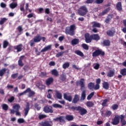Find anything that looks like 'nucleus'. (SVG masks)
Instances as JSON below:
<instances>
[{
    "label": "nucleus",
    "mask_w": 126,
    "mask_h": 126,
    "mask_svg": "<svg viewBox=\"0 0 126 126\" xmlns=\"http://www.w3.org/2000/svg\"><path fill=\"white\" fill-rule=\"evenodd\" d=\"M80 85L81 86V90L82 91L81 97V101H83L84 100H85V98H86V91L84 90V89H85V87L84 86V79H81L80 80Z\"/></svg>",
    "instance_id": "f257e3e1"
},
{
    "label": "nucleus",
    "mask_w": 126,
    "mask_h": 126,
    "mask_svg": "<svg viewBox=\"0 0 126 126\" xmlns=\"http://www.w3.org/2000/svg\"><path fill=\"white\" fill-rule=\"evenodd\" d=\"M74 30H75V25H72L65 28V33L66 35L74 36Z\"/></svg>",
    "instance_id": "f03ea898"
},
{
    "label": "nucleus",
    "mask_w": 126,
    "mask_h": 126,
    "mask_svg": "<svg viewBox=\"0 0 126 126\" xmlns=\"http://www.w3.org/2000/svg\"><path fill=\"white\" fill-rule=\"evenodd\" d=\"M88 12V10L85 6L80 7L78 10V13L80 16H84V15H86Z\"/></svg>",
    "instance_id": "7ed1b4c3"
},
{
    "label": "nucleus",
    "mask_w": 126,
    "mask_h": 126,
    "mask_svg": "<svg viewBox=\"0 0 126 126\" xmlns=\"http://www.w3.org/2000/svg\"><path fill=\"white\" fill-rule=\"evenodd\" d=\"M101 55V56H104L105 55V52L104 51H102L101 49H98L96 50L93 53V57L94 58H96V57H98V56H100Z\"/></svg>",
    "instance_id": "20e7f679"
},
{
    "label": "nucleus",
    "mask_w": 126,
    "mask_h": 126,
    "mask_svg": "<svg viewBox=\"0 0 126 126\" xmlns=\"http://www.w3.org/2000/svg\"><path fill=\"white\" fill-rule=\"evenodd\" d=\"M39 125L41 126H52L53 122L51 121H45L39 123Z\"/></svg>",
    "instance_id": "39448f33"
},
{
    "label": "nucleus",
    "mask_w": 126,
    "mask_h": 126,
    "mask_svg": "<svg viewBox=\"0 0 126 126\" xmlns=\"http://www.w3.org/2000/svg\"><path fill=\"white\" fill-rule=\"evenodd\" d=\"M78 111L81 116H83V115H85L87 113V110L80 106L79 107Z\"/></svg>",
    "instance_id": "423d86ee"
},
{
    "label": "nucleus",
    "mask_w": 126,
    "mask_h": 126,
    "mask_svg": "<svg viewBox=\"0 0 126 126\" xmlns=\"http://www.w3.org/2000/svg\"><path fill=\"white\" fill-rule=\"evenodd\" d=\"M120 123V117L116 116L115 117L114 119L113 120L112 122V125L114 126H117Z\"/></svg>",
    "instance_id": "0eeeda50"
},
{
    "label": "nucleus",
    "mask_w": 126,
    "mask_h": 126,
    "mask_svg": "<svg viewBox=\"0 0 126 126\" xmlns=\"http://www.w3.org/2000/svg\"><path fill=\"white\" fill-rule=\"evenodd\" d=\"M52 44L49 45L45 47H44L40 51V53H45V52H48L52 50Z\"/></svg>",
    "instance_id": "6e6552de"
},
{
    "label": "nucleus",
    "mask_w": 126,
    "mask_h": 126,
    "mask_svg": "<svg viewBox=\"0 0 126 126\" xmlns=\"http://www.w3.org/2000/svg\"><path fill=\"white\" fill-rule=\"evenodd\" d=\"M25 58V56H22L20 57L19 60L18 61V64L19 65V66H23V65H24V63H23V62H22V61H23V60H24V58Z\"/></svg>",
    "instance_id": "1a4fd4ad"
},
{
    "label": "nucleus",
    "mask_w": 126,
    "mask_h": 126,
    "mask_svg": "<svg viewBox=\"0 0 126 126\" xmlns=\"http://www.w3.org/2000/svg\"><path fill=\"white\" fill-rule=\"evenodd\" d=\"M85 38L86 43H91L92 37H91V35L90 36H89V33H86Z\"/></svg>",
    "instance_id": "9d476101"
},
{
    "label": "nucleus",
    "mask_w": 126,
    "mask_h": 126,
    "mask_svg": "<svg viewBox=\"0 0 126 126\" xmlns=\"http://www.w3.org/2000/svg\"><path fill=\"white\" fill-rule=\"evenodd\" d=\"M27 89L29 90L27 92V93H29L28 97L31 98V97H33L34 95H35V92L32 90L30 88H28Z\"/></svg>",
    "instance_id": "9b49d317"
},
{
    "label": "nucleus",
    "mask_w": 126,
    "mask_h": 126,
    "mask_svg": "<svg viewBox=\"0 0 126 126\" xmlns=\"http://www.w3.org/2000/svg\"><path fill=\"white\" fill-rule=\"evenodd\" d=\"M115 75V69H112L107 72V76L108 77H113Z\"/></svg>",
    "instance_id": "f8f14e48"
},
{
    "label": "nucleus",
    "mask_w": 126,
    "mask_h": 126,
    "mask_svg": "<svg viewBox=\"0 0 126 126\" xmlns=\"http://www.w3.org/2000/svg\"><path fill=\"white\" fill-rule=\"evenodd\" d=\"M53 121H55V122H60V123H63L64 119H63V116H60V117L54 118Z\"/></svg>",
    "instance_id": "ddd939ff"
},
{
    "label": "nucleus",
    "mask_w": 126,
    "mask_h": 126,
    "mask_svg": "<svg viewBox=\"0 0 126 126\" xmlns=\"http://www.w3.org/2000/svg\"><path fill=\"white\" fill-rule=\"evenodd\" d=\"M34 42H35V43H39V42H40L41 41V40H42V36L39 35H37V36H35L33 38Z\"/></svg>",
    "instance_id": "4468645a"
},
{
    "label": "nucleus",
    "mask_w": 126,
    "mask_h": 126,
    "mask_svg": "<svg viewBox=\"0 0 126 126\" xmlns=\"http://www.w3.org/2000/svg\"><path fill=\"white\" fill-rule=\"evenodd\" d=\"M25 117H26L28 115V113H29V110H30L29 103H27L26 106V108H25Z\"/></svg>",
    "instance_id": "2eb2a0df"
},
{
    "label": "nucleus",
    "mask_w": 126,
    "mask_h": 126,
    "mask_svg": "<svg viewBox=\"0 0 126 126\" xmlns=\"http://www.w3.org/2000/svg\"><path fill=\"white\" fill-rule=\"evenodd\" d=\"M113 17H114V15L113 14L108 15V16L107 17L106 20H105V22L106 23H109V22H110V21H111V20Z\"/></svg>",
    "instance_id": "dca6fc26"
},
{
    "label": "nucleus",
    "mask_w": 126,
    "mask_h": 126,
    "mask_svg": "<svg viewBox=\"0 0 126 126\" xmlns=\"http://www.w3.org/2000/svg\"><path fill=\"white\" fill-rule=\"evenodd\" d=\"M53 82H54V78H53L52 77H50L47 79L46 81V85H47L48 86H49V85H50V84H52Z\"/></svg>",
    "instance_id": "f3484780"
},
{
    "label": "nucleus",
    "mask_w": 126,
    "mask_h": 126,
    "mask_svg": "<svg viewBox=\"0 0 126 126\" xmlns=\"http://www.w3.org/2000/svg\"><path fill=\"white\" fill-rule=\"evenodd\" d=\"M44 111L45 113H53L52 108L48 106H46L44 108Z\"/></svg>",
    "instance_id": "a211bd4d"
},
{
    "label": "nucleus",
    "mask_w": 126,
    "mask_h": 126,
    "mask_svg": "<svg viewBox=\"0 0 126 126\" xmlns=\"http://www.w3.org/2000/svg\"><path fill=\"white\" fill-rule=\"evenodd\" d=\"M63 97H64V99L67 100V101H69V102H71L72 100V97H71V96L67 95L66 94H64Z\"/></svg>",
    "instance_id": "6ab92c4d"
},
{
    "label": "nucleus",
    "mask_w": 126,
    "mask_h": 126,
    "mask_svg": "<svg viewBox=\"0 0 126 126\" xmlns=\"http://www.w3.org/2000/svg\"><path fill=\"white\" fill-rule=\"evenodd\" d=\"M91 38L93 40H95V41H98V40H100V36L97 34H92L91 35Z\"/></svg>",
    "instance_id": "aec40b11"
},
{
    "label": "nucleus",
    "mask_w": 126,
    "mask_h": 126,
    "mask_svg": "<svg viewBox=\"0 0 126 126\" xmlns=\"http://www.w3.org/2000/svg\"><path fill=\"white\" fill-rule=\"evenodd\" d=\"M22 47H23L22 44H19L15 46V49L17 50V52H21L22 51Z\"/></svg>",
    "instance_id": "412c9836"
},
{
    "label": "nucleus",
    "mask_w": 126,
    "mask_h": 126,
    "mask_svg": "<svg viewBox=\"0 0 126 126\" xmlns=\"http://www.w3.org/2000/svg\"><path fill=\"white\" fill-rule=\"evenodd\" d=\"M110 11V8H107L104 10L101 13L99 14L100 16H103V15H105V14H107L108 12Z\"/></svg>",
    "instance_id": "4be33fe9"
},
{
    "label": "nucleus",
    "mask_w": 126,
    "mask_h": 126,
    "mask_svg": "<svg viewBox=\"0 0 126 126\" xmlns=\"http://www.w3.org/2000/svg\"><path fill=\"white\" fill-rule=\"evenodd\" d=\"M79 100V96L75 95L74 98L73 99L72 103L74 104H76L77 102Z\"/></svg>",
    "instance_id": "5701e85b"
},
{
    "label": "nucleus",
    "mask_w": 126,
    "mask_h": 126,
    "mask_svg": "<svg viewBox=\"0 0 126 126\" xmlns=\"http://www.w3.org/2000/svg\"><path fill=\"white\" fill-rule=\"evenodd\" d=\"M65 119L67 121H73L74 117L72 115H67L65 116Z\"/></svg>",
    "instance_id": "b1692460"
},
{
    "label": "nucleus",
    "mask_w": 126,
    "mask_h": 126,
    "mask_svg": "<svg viewBox=\"0 0 126 126\" xmlns=\"http://www.w3.org/2000/svg\"><path fill=\"white\" fill-rule=\"evenodd\" d=\"M17 6V2H12L9 4V7L12 9H14Z\"/></svg>",
    "instance_id": "393cba45"
},
{
    "label": "nucleus",
    "mask_w": 126,
    "mask_h": 126,
    "mask_svg": "<svg viewBox=\"0 0 126 126\" xmlns=\"http://www.w3.org/2000/svg\"><path fill=\"white\" fill-rule=\"evenodd\" d=\"M103 87L104 89H106V90H108L109 89V83L107 82H104L102 84Z\"/></svg>",
    "instance_id": "a878e982"
},
{
    "label": "nucleus",
    "mask_w": 126,
    "mask_h": 126,
    "mask_svg": "<svg viewBox=\"0 0 126 126\" xmlns=\"http://www.w3.org/2000/svg\"><path fill=\"white\" fill-rule=\"evenodd\" d=\"M117 9H118L119 11H121L123 9L122 8V2H118L116 5Z\"/></svg>",
    "instance_id": "bb28decb"
},
{
    "label": "nucleus",
    "mask_w": 126,
    "mask_h": 126,
    "mask_svg": "<svg viewBox=\"0 0 126 126\" xmlns=\"http://www.w3.org/2000/svg\"><path fill=\"white\" fill-rule=\"evenodd\" d=\"M75 54L78 56H80V57H84V54H83V53L80 51V50H76L75 51Z\"/></svg>",
    "instance_id": "cd10ccee"
},
{
    "label": "nucleus",
    "mask_w": 126,
    "mask_h": 126,
    "mask_svg": "<svg viewBox=\"0 0 126 126\" xmlns=\"http://www.w3.org/2000/svg\"><path fill=\"white\" fill-rule=\"evenodd\" d=\"M52 74L54 76H59V71L57 69H53L51 71Z\"/></svg>",
    "instance_id": "c85d7f7f"
},
{
    "label": "nucleus",
    "mask_w": 126,
    "mask_h": 126,
    "mask_svg": "<svg viewBox=\"0 0 126 126\" xmlns=\"http://www.w3.org/2000/svg\"><path fill=\"white\" fill-rule=\"evenodd\" d=\"M56 97H57V98H58V99H62V98L63 97L62 94L58 91H57L56 92Z\"/></svg>",
    "instance_id": "c756f323"
},
{
    "label": "nucleus",
    "mask_w": 126,
    "mask_h": 126,
    "mask_svg": "<svg viewBox=\"0 0 126 126\" xmlns=\"http://www.w3.org/2000/svg\"><path fill=\"white\" fill-rule=\"evenodd\" d=\"M6 72V68H3L2 69L0 70V76H3Z\"/></svg>",
    "instance_id": "7c9ffc66"
},
{
    "label": "nucleus",
    "mask_w": 126,
    "mask_h": 126,
    "mask_svg": "<svg viewBox=\"0 0 126 126\" xmlns=\"http://www.w3.org/2000/svg\"><path fill=\"white\" fill-rule=\"evenodd\" d=\"M69 63L65 62L63 64V68L64 69H66V68H68V67H69Z\"/></svg>",
    "instance_id": "2f4dec72"
},
{
    "label": "nucleus",
    "mask_w": 126,
    "mask_h": 126,
    "mask_svg": "<svg viewBox=\"0 0 126 126\" xmlns=\"http://www.w3.org/2000/svg\"><path fill=\"white\" fill-rule=\"evenodd\" d=\"M8 19L6 18H1V20H0V25H3L5 22H6L7 21Z\"/></svg>",
    "instance_id": "473e14b6"
},
{
    "label": "nucleus",
    "mask_w": 126,
    "mask_h": 126,
    "mask_svg": "<svg viewBox=\"0 0 126 126\" xmlns=\"http://www.w3.org/2000/svg\"><path fill=\"white\" fill-rule=\"evenodd\" d=\"M79 40L78 39H74L71 41L72 45H77V44L79 43Z\"/></svg>",
    "instance_id": "72a5a7b5"
},
{
    "label": "nucleus",
    "mask_w": 126,
    "mask_h": 126,
    "mask_svg": "<svg viewBox=\"0 0 126 126\" xmlns=\"http://www.w3.org/2000/svg\"><path fill=\"white\" fill-rule=\"evenodd\" d=\"M107 34L108 36H109L110 37H112L114 36V34H115V32L112 31H108L107 32Z\"/></svg>",
    "instance_id": "f704fd0d"
},
{
    "label": "nucleus",
    "mask_w": 126,
    "mask_h": 126,
    "mask_svg": "<svg viewBox=\"0 0 126 126\" xmlns=\"http://www.w3.org/2000/svg\"><path fill=\"white\" fill-rule=\"evenodd\" d=\"M108 99H105L103 100V102L102 103L101 105L103 106V107H107L108 106V104L107 103H108Z\"/></svg>",
    "instance_id": "c9c22d12"
},
{
    "label": "nucleus",
    "mask_w": 126,
    "mask_h": 126,
    "mask_svg": "<svg viewBox=\"0 0 126 126\" xmlns=\"http://www.w3.org/2000/svg\"><path fill=\"white\" fill-rule=\"evenodd\" d=\"M121 119L122 126H126V120H125V119H124V116L121 115Z\"/></svg>",
    "instance_id": "e433bc0d"
},
{
    "label": "nucleus",
    "mask_w": 126,
    "mask_h": 126,
    "mask_svg": "<svg viewBox=\"0 0 126 126\" xmlns=\"http://www.w3.org/2000/svg\"><path fill=\"white\" fill-rule=\"evenodd\" d=\"M87 107H90V108L93 107L94 106V103L92 101H88L86 103Z\"/></svg>",
    "instance_id": "4c0bfd02"
},
{
    "label": "nucleus",
    "mask_w": 126,
    "mask_h": 126,
    "mask_svg": "<svg viewBox=\"0 0 126 126\" xmlns=\"http://www.w3.org/2000/svg\"><path fill=\"white\" fill-rule=\"evenodd\" d=\"M13 109L15 111H19V109H20V105L19 104H17L13 106Z\"/></svg>",
    "instance_id": "58836bf2"
},
{
    "label": "nucleus",
    "mask_w": 126,
    "mask_h": 126,
    "mask_svg": "<svg viewBox=\"0 0 126 126\" xmlns=\"http://www.w3.org/2000/svg\"><path fill=\"white\" fill-rule=\"evenodd\" d=\"M94 83L91 82L88 85V87L89 89H94Z\"/></svg>",
    "instance_id": "ea45409f"
},
{
    "label": "nucleus",
    "mask_w": 126,
    "mask_h": 126,
    "mask_svg": "<svg viewBox=\"0 0 126 126\" xmlns=\"http://www.w3.org/2000/svg\"><path fill=\"white\" fill-rule=\"evenodd\" d=\"M101 26V24H100V23L96 22H94L93 23V27H98V28H100Z\"/></svg>",
    "instance_id": "a19ab883"
},
{
    "label": "nucleus",
    "mask_w": 126,
    "mask_h": 126,
    "mask_svg": "<svg viewBox=\"0 0 126 126\" xmlns=\"http://www.w3.org/2000/svg\"><path fill=\"white\" fill-rule=\"evenodd\" d=\"M9 42L7 40H4L3 43V48L5 49L8 46Z\"/></svg>",
    "instance_id": "79ce46f5"
},
{
    "label": "nucleus",
    "mask_w": 126,
    "mask_h": 126,
    "mask_svg": "<svg viewBox=\"0 0 126 126\" xmlns=\"http://www.w3.org/2000/svg\"><path fill=\"white\" fill-rule=\"evenodd\" d=\"M120 73L122 74V75H123V76H125V75H126V68H124L122 69L121 70Z\"/></svg>",
    "instance_id": "37998d69"
},
{
    "label": "nucleus",
    "mask_w": 126,
    "mask_h": 126,
    "mask_svg": "<svg viewBox=\"0 0 126 126\" xmlns=\"http://www.w3.org/2000/svg\"><path fill=\"white\" fill-rule=\"evenodd\" d=\"M52 90H48V94L47 95V98H48V99H52V95H51V94H52Z\"/></svg>",
    "instance_id": "c03bdc74"
},
{
    "label": "nucleus",
    "mask_w": 126,
    "mask_h": 126,
    "mask_svg": "<svg viewBox=\"0 0 126 126\" xmlns=\"http://www.w3.org/2000/svg\"><path fill=\"white\" fill-rule=\"evenodd\" d=\"M2 108L4 111H7L8 110V105L6 104H3L2 105Z\"/></svg>",
    "instance_id": "a18cd8bd"
},
{
    "label": "nucleus",
    "mask_w": 126,
    "mask_h": 126,
    "mask_svg": "<svg viewBox=\"0 0 126 126\" xmlns=\"http://www.w3.org/2000/svg\"><path fill=\"white\" fill-rule=\"evenodd\" d=\"M52 106L54 107V108H59L60 109L63 108V106L58 103L53 104Z\"/></svg>",
    "instance_id": "49530a36"
},
{
    "label": "nucleus",
    "mask_w": 126,
    "mask_h": 126,
    "mask_svg": "<svg viewBox=\"0 0 126 126\" xmlns=\"http://www.w3.org/2000/svg\"><path fill=\"white\" fill-rule=\"evenodd\" d=\"M82 47L83 49H84V50H86L87 51L89 50V46H88V45L85 43H83L82 44Z\"/></svg>",
    "instance_id": "de8ad7c7"
},
{
    "label": "nucleus",
    "mask_w": 126,
    "mask_h": 126,
    "mask_svg": "<svg viewBox=\"0 0 126 126\" xmlns=\"http://www.w3.org/2000/svg\"><path fill=\"white\" fill-rule=\"evenodd\" d=\"M93 66L94 69H99V67H100V64H99V63H95L94 64Z\"/></svg>",
    "instance_id": "09e8293b"
},
{
    "label": "nucleus",
    "mask_w": 126,
    "mask_h": 126,
    "mask_svg": "<svg viewBox=\"0 0 126 126\" xmlns=\"http://www.w3.org/2000/svg\"><path fill=\"white\" fill-rule=\"evenodd\" d=\"M45 118H47V115L44 114H40L38 116V118L39 119V120L45 119Z\"/></svg>",
    "instance_id": "8fccbe9b"
},
{
    "label": "nucleus",
    "mask_w": 126,
    "mask_h": 126,
    "mask_svg": "<svg viewBox=\"0 0 126 126\" xmlns=\"http://www.w3.org/2000/svg\"><path fill=\"white\" fill-rule=\"evenodd\" d=\"M112 115V112L111 111L107 110L105 112L106 117H110Z\"/></svg>",
    "instance_id": "3c124183"
},
{
    "label": "nucleus",
    "mask_w": 126,
    "mask_h": 126,
    "mask_svg": "<svg viewBox=\"0 0 126 126\" xmlns=\"http://www.w3.org/2000/svg\"><path fill=\"white\" fill-rule=\"evenodd\" d=\"M110 42L109 40H104L103 41V45H104V46H110Z\"/></svg>",
    "instance_id": "603ef678"
},
{
    "label": "nucleus",
    "mask_w": 126,
    "mask_h": 126,
    "mask_svg": "<svg viewBox=\"0 0 126 126\" xmlns=\"http://www.w3.org/2000/svg\"><path fill=\"white\" fill-rule=\"evenodd\" d=\"M94 92L91 93L87 97V100H91L93 96H94Z\"/></svg>",
    "instance_id": "864d4df0"
},
{
    "label": "nucleus",
    "mask_w": 126,
    "mask_h": 126,
    "mask_svg": "<svg viewBox=\"0 0 126 126\" xmlns=\"http://www.w3.org/2000/svg\"><path fill=\"white\" fill-rule=\"evenodd\" d=\"M61 80H63V81H64L65 79H66V76L64 74H62L60 77Z\"/></svg>",
    "instance_id": "5fc2aeb1"
},
{
    "label": "nucleus",
    "mask_w": 126,
    "mask_h": 126,
    "mask_svg": "<svg viewBox=\"0 0 126 126\" xmlns=\"http://www.w3.org/2000/svg\"><path fill=\"white\" fill-rule=\"evenodd\" d=\"M64 54V52H59L57 55H56V57L57 58H60V57H62L63 55Z\"/></svg>",
    "instance_id": "6e6d98bb"
},
{
    "label": "nucleus",
    "mask_w": 126,
    "mask_h": 126,
    "mask_svg": "<svg viewBox=\"0 0 126 126\" xmlns=\"http://www.w3.org/2000/svg\"><path fill=\"white\" fill-rule=\"evenodd\" d=\"M27 91H29V90L27 89L25 91H24L23 93L19 94V96H23V95H24V94H26V93H27Z\"/></svg>",
    "instance_id": "4d7b16f0"
},
{
    "label": "nucleus",
    "mask_w": 126,
    "mask_h": 126,
    "mask_svg": "<svg viewBox=\"0 0 126 126\" xmlns=\"http://www.w3.org/2000/svg\"><path fill=\"white\" fill-rule=\"evenodd\" d=\"M71 110H73V111H78L79 109V106L78 107H74V106H72L71 107Z\"/></svg>",
    "instance_id": "13d9d810"
},
{
    "label": "nucleus",
    "mask_w": 126,
    "mask_h": 126,
    "mask_svg": "<svg viewBox=\"0 0 126 126\" xmlns=\"http://www.w3.org/2000/svg\"><path fill=\"white\" fill-rule=\"evenodd\" d=\"M119 106L118 105V104H113L112 106V108L113 109V110H117V109H118Z\"/></svg>",
    "instance_id": "bf43d9fd"
},
{
    "label": "nucleus",
    "mask_w": 126,
    "mask_h": 126,
    "mask_svg": "<svg viewBox=\"0 0 126 126\" xmlns=\"http://www.w3.org/2000/svg\"><path fill=\"white\" fill-rule=\"evenodd\" d=\"M100 89V85L98 84H96L95 86H94V89L95 90H98V89Z\"/></svg>",
    "instance_id": "052dcab7"
},
{
    "label": "nucleus",
    "mask_w": 126,
    "mask_h": 126,
    "mask_svg": "<svg viewBox=\"0 0 126 126\" xmlns=\"http://www.w3.org/2000/svg\"><path fill=\"white\" fill-rule=\"evenodd\" d=\"M34 107L35 108V109H36V110H37V111H39L40 109H41V107H40V106H39L38 105V104L35 103L34 104Z\"/></svg>",
    "instance_id": "680f3d73"
},
{
    "label": "nucleus",
    "mask_w": 126,
    "mask_h": 126,
    "mask_svg": "<svg viewBox=\"0 0 126 126\" xmlns=\"http://www.w3.org/2000/svg\"><path fill=\"white\" fill-rule=\"evenodd\" d=\"M30 43L31 47H33L34 45H35V41H34V39L31 40Z\"/></svg>",
    "instance_id": "e2e57ef3"
},
{
    "label": "nucleus",
    "mask_w": 126,
    "mask_h": 126,
    "mask_svg": "<svg viewBox=\"0 0 126 126\" xmlns=\"http://www.w3.org/2000/svg\"><path fill=\"white\" fill-rule=\"evenodd\" d=\"M104 1V0H96L95 2L97 4H100V3H102Z\"/></svg>",
    "instance_id": "0e129e2a"
},
{
    "label": "nucleus",
    "mask_w": 126,
    "mask_h": 126,
    "mask_svg": "<svg viewBox=\"0 0 126 126\" xmlns=\"http://www.w3.org/2000/svg\"><path fill=\"white\" fill-rule=\"evenodd\" d=\"M18 122L20 124H22L24 122V119L22 118H20L18 119Z\"/></svg>",
    "instance_id": "69168bd1"
},
{
    "label": "nucleus",
    "mask_w": 126,
    "mask_h": 126,
    "mask_svg": "<svg viewBox=\"0 0 126 126\" xmlns=\"http://www.w3.org/2000/svg\"><path fill=\"white\" fill-rule=\"evenodd\" d=\"M8 101L11 103V102L14 101V97L11 96L10 98L8 99Z\"/></svg>",
    "instance_id": "338daca9"
},
{
    "label": "nucleus",
    "mask_w": 126,
    "mask_h": 126,
    "mask_svg": "<svg viewBox=\"0 0 126 126\" xmlns=\"http://www.w3.org/2000/svg\"><path fill=\"white\" fill-rule=\"evenodd\" d=\"M17 76H18V73L13 74H12L11 75L12 78H14V79L16 78Z\"/></svg>",
    "instance_id": "774afa93"
}]
</instances>
